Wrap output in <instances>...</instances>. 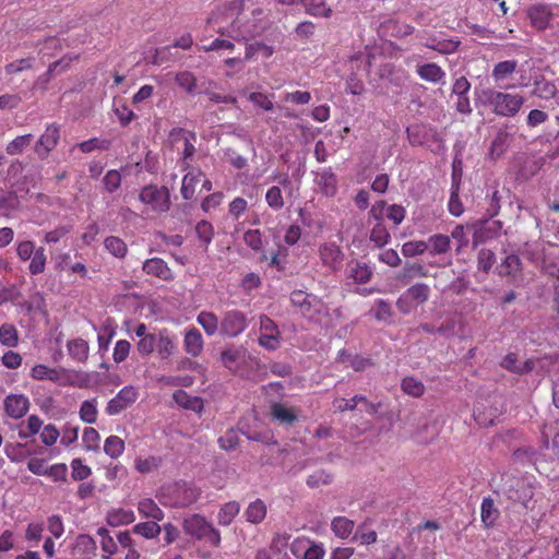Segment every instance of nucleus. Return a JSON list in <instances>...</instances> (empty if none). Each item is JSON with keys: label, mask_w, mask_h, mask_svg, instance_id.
Returning <instances> with one entry per match:
<instances>
[{"label": "nucleus", "mask_w": 559, "mask_h": 559, "mask_svg": "<svg viewBox=\"0 0 559 559\" xmlns=\"http://www.w3.org/2000/svg\"><path fill=\"white\" fill-rule=\"evenodd\" d=\"M177 85L190 95L195 94L197 78L190 71H180L175 75Z\"/></svg>", "instance_id": "3c124183"}, {"label": "nucleus", "mask_w": 559, "mask_h": 559, "mask_svg": "<svg viewBox=\"0 0 559 559\" xmlns=\"http://www.w3.org/2000/svg\"><path fill=\"white\" fill-rule=\"evenodd\" d=\"M510 140V134L506 130H500L490 145V154L500 156L506 151Z\"/></svg>", "instance_id": "0e129e2a"}, {"label": "nucleus", "mask_w": 559, "mask_h": 559, "mask_svg": "<svg viewBox=\"0 0 559 559\" xmlns=\"http://www.w3.org/2000/svg\"><path fill=\"white\" fill-rule=\"evenodd\" d=\"M248 0H229L215 5L206 23L221 36L237 41L261 37L273 23L262 8L250 7Z\"/></svg>", "instance_id": "f257e3e1"}, {"label": "nucleus", "mask_w": 559, "mask_h": 559, "mask_svg": "<svg viewBox=\"0 0 559 559\" xmlns=\"http://www.w3.org/2000/svg\"><path fill=\"white\" fill-rule=\"evenodd\" d=\"M248 328L247 314L240 310H228L224 313L219 332L227 337H237Z\"/></svg>", "instance_id": "1a4fd4ad"}, {"label": "nucleus", "mask_w": 559, "mask_h": 559, "mask_svg": "<svg viewBox=\"0 0 559 559\" xmlns=\"http://www.w3.org/2000/svg\"><path fill=\"white\" fill-rule=\"evenodd\" d=\"M104 451L111 459H118L124 451V442L118 436H109L105 440Z\"/></svg>", "instance_id": "864d4df0"}, {"label": "nucleus", "mask_w": 559, "mask_h": 559, "mask_svg": "<svg viewBox=\"0 0 559 559\" xmlns=\"http://www.w3.org/2000/svg\"><path fill=\"white\" fill-rule=\"evenodd\" d=\"M481 102L485 106L489 107L496 116L511 118L520 112L524 104V97L520 94L487 88L483 91Z\"/></svg>", "instance_id": "7ed1b4c3"}, {"label": "nucleus", "mask_w": 559, "mask_h": 559, "mask_svg": "<svg viewBox=\"0 0 559 559\" xmlns=\"http://www.w3.org/2000/svg\"><path fill=\"white\" fill-rule=\"evenodd\" d=\"M306 12L321 17H330L332 15V9L326 5L324 0H310L306 5Z\"/></svg>", "instance_id": "680f3d73"}, {"label": "nucleus", "mask_w": 559, "mask_h": 559, "mask_svg": "<svg viewBox=\"0 0 559 559\" xmlns=\"http://www.w3.org/2000/svg\"><path fill=\"white\" fill-rule=\"evenodd\" d=\"M174 401L182 408L201 413L203 411V401L199 396H191L183 390H177L173 394Z\"/></svg>", "instance_id": "c756f323"}, {"label": "nucleus", "mask_w": 559, "mask_h": 559, "mask_svg": "<svg viewBox=\"0 0 559 559\" xmlns=\"http://www.w3.org/2000/svg\"><path fill=\"white\" fill-rule=\"evenodd\" d=\"M71 478L74 481H84L92 475V468L83 460L75 457L70 463Z\"/></svg>", "instance_id": "09e8293b"}, {"label": "nucleus", "mask_w": 559, "mask_h": 559, "mask_svg": "<svg viewBox=\"0 0 559 559\" xmlns=\"http://www.w3.org/2000/svg\"><path fill=\"white\" fill-rule=\"evenodd\" d=\"M4 412L12 419L23 418L29 411L31 402L23 393H11L3 401Z\"/></svg>", "instance_id": "4468645a"}, {"label": "nucleus", "mask_w": 559, "mask_h": 559, "mask_svg": "<svg viewBox=\"0 0 559 559\" xmlns=\"http://www.w3.org/2000/svg\"><path fill=\"white\" fill-rule=\"evenodd\" d=\"M183 348L191 357H199L204 348V341L197 328H189L185 332Z\"/></svg>", "instance_id": "412c9836"}, {"label": "nucleus", "mask_w": 559, "mask_h": 559, "mask_svg": "<svg viewBox=\"0 0 559 559\" xmlns=\"http://www.w3.org/2000/svg\"><path fill=\"white\" fill-rule=\"evenodd\" d=\"M59 140L60 127L57 123H50L46 127L44 133L37 140L34 146V151L40 159H45L58 145Z\"/></svg>", "instance_id": "ddd939ff"}, {"label": "nucleus", "mask_w": 559, "mask_h": 559, "mask_svg": "<svg viewBox=\"0 0 559 559\" xmlns=\"http://www.w3.org/2000/svg\"><path fill=\"white\" fill-rule=\"evenodd\" d=\"M239 511H240V506L238 502L229 501V502L225 503L221 508L218 515H217L218 524L223 525V526L229 525L233 522V520L235 519V516L239 513Z\"/></svg>", "instance_id": "de8ad7c7"}, {"label": "nucleus", "mask_w": 559, "mask_h": 559, "mask_svg": "<svg viewBox=\"0 0 559 559\" xmlns=\"http://www.w3.org/2000/svg\"><path fill=\"white\" fill-rule=\"evenodd\" d=\"M200 495V489L193 484L178 481L162 486L156 497L165 507L186 508L194 503Z\"/></svg>", "instance_id": "f03ea898"}, {"label": "nucleus", "mask_w": 559, "mask_h": 559, "mask_svg": "<svg viewBox=\"0 0 559 559\" xmlns=\"http://www.w3.org/2000/svg\"><path fill=\"white\" fill-rule=\"evenodd\" d=\"M355 527L354 521L345 516H336L331 523L333 533L340 538H347Z\"/></svg>", "instance_id": "a18cd8bd"}, {"label": "nucleus", "mask_w": 559, "mask_h": 559, "mask_svg": "<svg viewBox=\"0 0 559 559\" xmlns=\"http://www.w3.org/2000/svg\"><path fill=\"white\" fill-rule=\"evenodd\" d=\"M402 391L412 397H421L425 394V384L415 377H405L401 382Z\"/></svg>", "instance_id": "37998d69"}, {"label": "nucleus", "mask_w": 559, "mask_h": 559, "mask_svg": "<svg viewBox=\"0 0 559 559\" xmlns=\"http://www.w3.org/2000/svg\"><path fill=\"white\" fill-rule=\"evenodd\" d=\"M347 277L352 278L355 283L365 284L370 281L372 270L364 262L352 261L347 265Z\"/></svg>", "instance_id": "bb28decb"}, {"label": "nucleus", "mask_w": 559, "mask_h": 559, "mask_svg": "<svg viewBox=\"0 0 559 559\" xmlns=\"http://www.w3.org/2000/svg\"><path fill=\"white\" fill-rule=\"evenodd\" d=\"M108 525L118 527L131 524L135 521V514L131 509L111 508L106 515Z\"/></svg>", "instance_id": "a878e982"}, {"label": "nucleus", "mask_w": 559, "mask_h": 559, "mask_svg": "<svg viewBox=\"0 0 559 559\" xmlns=\"http://www.w3.org/2000/svg\"><path fill=\"white\" fill-rule=\"evenodd\" d=\"M97 535L100 537V547L104 554L116 555L118 552V543L112 538L107 528L99 527Z\"/></svg>", "instance_id": "4d7b16f0"}, {"label": "nucleus", "mask_w": 559, "mask_h": 559, "mask_svg": "<svg viewBox=\"0 0 559 559\" xmlns=\"http://www.w3.org/2000/svg\"><path fill=\"white\" fill-rule=\"evenodd\" d=\"M416 73L421 80L433 84L443 83L445 79L444 70L435 62L417 66Z\"/></svg>", "instance_id": "393cba45"}, {"label": "nucleus", "mask_w": 559, "mask_h": 559, "mask_svg": "<svg viewBox=\"0 0 559 559\" xmlns=\"http://www.w3.org/2000/svg\"><path fill=\"white\" fill-rule=\"evenodd\" d=\"M471 83L465 76L456 79L453 83L452 93L456 96L455 109L461 114H471L472 107L468 97Z\"/></svg>", "instance_id": "f3484780"}, {"label": "nucleus", "mask_w": 559, "mask_h": 559, "mask_svg": "<svg viewBox=\"0 0 559 559\" xmlns=\"http://www.w3.org/2000/svg\"><path fill=\"white\" fill-rule=\"evenodd\" d=\"M138 511L142 518L153 519L154 521H163L164 511L152 498H144L138 503Z\"/></svg>", "instance_id": "2f4dec72"}, {"label": "nucleus", "mask_w": 559, "mask_h": 559, "mask_svg": "<svg viewBox=\"0 0 559 559\" xmlns=\"http://www.w3.org/2000/svg\"><path fill=\"white\" fill-rule=\"evenodd\" d=\"M532 94L540 99L548 100L557 95V87L555 83L542 78L535 80Z\"/></svg>", "instance_id": "58836bf2"}, {"label": "nucleus", "mask_w": 559, "mask_h": 559, "mask_svg": "<svg viewBox=\"0 0 559 559\" xmlns=\"http://www.w3.org/2000/svg\"><path fill=\"white\" fill-rule=\"evenodd\" d=\"M247 521L258 524L262 522L266 515V506L261 499L251 502L246 512Z\"/></svg>", "instance_id": "49530a36"}, {"label": "nucleus", "mask_w": 559, "mask_h": 559, "mask_svg": "<svg viewBox=\"0 0 559 559\" xmlns=\"http://www.w3.org/2000/svg\"><path fill=\"white\" fill-rule=\"evenodd\" d=\"M29 376L34 380L38 381L49 380L52 382H59L61 379V371L50 368L44 364H37L31 369Z\"/></svg>", "instance_id": "f704fd0d"}, {"label": "nucleus", "mask_w": 559, "mask_h": 559, "mask_svg": "<svg viewBox=\"0 0 559 559\" xmlns=\"http://www.w3.org/2000/svg\"><path fill=\"white\" fill-rule=\"evenodd\" d=\"M33 140V135L31 133L19 135L15 139H13L11 142L8 143L5 147V152L9 155H19L22 154L26 147L29 146L31 142Z\"/></svg>", "instance_id": "5fc2aeb1"}, {"label": "nucleus", "mask_w": 559, "mask_h": 559, "mask_svg": "<svg viewBox=\"0 0 559 559\" xmlns=\"http://www.w3.org/2000/svg\"><path fill=\"white\" fill-rule=\"evenodd\" d=\"M203 175L201 170L197 174L188 173L183 176L181 181L180 193L185 200H191L195 194V189L200 182V177Z\"/></svg>", "instance_id": "4c0bfd02"}, {"label": "nucleus", "mask_w": 559, "mask_h": 559, "mask_svg": "<svg viewBox=\"0 0 559 559\" xmlns=\"http://www.w3.org/2000/svg\"><path fill=\"white\" fill-rule=\"evenodd\" d=\"M259 344L270 350L277 349L281 344V332L277 324L267 316L261 314Z\"/></svg>", "instance_id": "9d476101"}, {"label": "nucleus", "mask_w": 559, "mask_h": 559, "mask_svg": "<svg viewBox=\"0 0 559 559\" xmlns=\"http://www.w3.org/2000/svg\"><path fill=\"white\" fill-rule=\"evenodd\" d=\"M33 64H34V58L27 57V58L17 59V60H14V61L8 63L4 67V70L8 75H13V74H17L25 70H31L33 68Z\"/></svg>", "instance_id": "69168bd1"}, {"label": "nucleus", "mask_w": 559, "mask_h": 559, "mask_svg": "<svg viewBox=\"0 0 559 559\" xmlns=\"http://www.w3.org/2000/svg\"><path fill=\"white\" fill-rule=\"evenodd\" d=\"M271 416L272 419L284 425H293L297 420L295 412L282 403H273L271 405Z\"/></svg>", "instance_id": "c9c22d12"}, {"label": "nucleus", "mask_w": 559, "mask_h": 559, "mask_svg": "<svg viewBox=\"0 0 559 559\" xmlns=\"http://www.w3.org/2000/svg\"><path fill=\"white\" fill-rule=\"evenodd\" d=\"M163 463L162 456L150 455L146 457L138 456L134 460V468L140 474H148L160 467Z\"/></svg>", "instance_id": "a19ab883"}, {"label": "nucleus", "mask_w": 559, "mask_h": 559, "mask_svg": "<svg viewBox=\"0 0 559 559\" xmlns=\"http://www.w3.org/2000/svg\"><path fill=\"white\" fill-rule=\"evenodd\" d=\"M430 296V288L427 284L417 283L407 288L397 299L396 307L403 314H409L418 306L424 305Z\"/></svg>", "instance_id": "39448f33"}, {"label": "nucleus", "mask_w": 559, "mask_h": 559, "mask_svg": "<svg viewBox=\"0 0 559 559\" xmlns=\"http://www.w3.org/2000/svg\"><path fill=\"white\" fill-rule=\"evenodd\" d=\"M427 245L431 255L445 254L451 250V237L443 234H435L428 238Z\"/></svg>", "instance_id": "473e14b6"}, {"label": "nucleus", "mask_w": 559, "mask_h": 559, "mask_svg": "<svg viewBox=\"0 0 559 559\" xmlns=\"http://www.w3.org/2000/svg\"><path fill=\"white\" fill-rule=\"evenodd\" d=\"M152 349L148 352V356L156 353L159 360H168L177 352V342L175 335L168 329H159L153 332L152 336Z\"/></svg>", "instance_id": "6e6552de"}, {"label": "nucleus", "mask_w": 559, "mask_h": 559, "mask_svg": "<svg viewBox=\"0 0 559 559\" xmlns=\"http://www.w3.org/2000/svg\"><path fill=\"white\" fill-rule=\"evenodd\" d=\"M135 335L140 338L136 343V350L142 357L148 356V352L152 349V336L153 332L147 331L145 323H139L134 329Z\"/></svg>", "instance_id": "72a5a7b5"}, {"label": "nucleus", "mask_w": 559, "mask_h": 559, "mask_svg": "<svg viewBox=\"0 0 559 559\" xmlns=\"http://www.w3.org/2000/svg\"><path fill=\"white\" fill-rule=\"evenodd\" d=\"M79 414H80L81 420H83L84 423H87V424L96 423L97 415H98L96 400L94 399V400L84 401L81 404Z\"/></svg>", "instance_id": "6e6d98bb"}, {"label": "nucleus", "mask_w": 559, "mask_h": 559, "mask_svg": "<svg viewBox=\"0 0 559 559\" xmlns=\"http://www.w3.org/2000/svg\"><path fill=\"white\" fill-rule=\"evenodd\" d=\"M138 397V388L134 385H126L107 403L105 411L109 416L118 415L134 404Z\"/></svg>", "instance_id": "f8f14e48"}, {"label": "nucleus", "mask_w": 559, "mask_h": 559, "mask_svg": "<svg viewBox=\"0 0 559 559\" xmlns=\"http://www.w3.org/2000/svg\"><path fill=\"white\" fill-rule=\"evenodd\" d=\"M314 182L320 192L325 197L332 198L337 193V176L330 167L318 171L314 177Z\"/></svg>", "instance_id": "a211bd4d"}, {"label": "nucleus", "mask_w": 559, "mask_h": 559, "mask_svg": "<svg viewBox=\"0 0 559 559\" xmlns=\"http://www.w3.org/2000/svg\"><path fill=\"white\" fill-rule=\"evenodd\" d=\"M391 236L383 223H377L370 233V240L378 247H383L390 240Z\"/></svg>", "instance_id": "338daca9"}, {"label": "nucleus", "mask_w": 559, "mask_h": 559, "mask_svg": "<svg viewBox=\"0 0 559 559\" xmlns=\"http://www.w3.org/2000/svg\"><path fill=\"white\" fill-rule=\"evenodd\" d=\"M197 322L203 328L209 336L217 333L221 322L215 313L210 311H201L197 317Z\"/></svg>", "instance_id": "ea45409f"}, {"label": "nucleus", "mask_w": 559, "mask_h": 559, "mask_svg": "<svg viewBox=\"0 0 559 559\" xmlns=\"http://www.w3.org/2000/svg\"><path fill=\"white\" fill-rule=\"evenodd\" d=\"M139 199L142 203L148 205L152 211L156 213H165L170 210V193L168 188L155 185L145 186L140 194Z\"/></svg>", "instance_id": "423d86ee"}, {"label": "nucleus", "mask_w": 559, "mask_h": 559, "mask_svg": "<svg viewBox=\"0 0 559 559\" xmlns=\"http://www.w3.org/2000/svg\"><path fill=\"white\" fill-rule=\"evenodd\" d=\"M105 249L118 259H123L128 253L127 243L119 237L109 236L104 240Z\"/></svg>", "instance_id": "c03bdc74"}, {"label": "nucleus", "mask_w": 559, "mask_h": 559, "mask_svg": "<svg viewBox=\"0 0 559 559\" xmlns=\"http://www.w3.org/2000/svg\"><path fill=\"white\" fill-rule=\"evenodd\" d=\"M245 358V350L235 347L226 348L221 354L223 365L234 373L238 372L239 364L243 362Z\"/></svg>", "instance_id": "cd10ccee"}, {"label": "nucleus", "mask_w": 559, "mask_h": 559, "mask_svg": "<svg viewBox=\"0 0 559 559\" xmlns=\"http://www.w3.org/2000/svg\"><path fill=\"white\" fill-rule=\"evenodd\" d=\"M500 512L498 508L495 506V501L490 497H485L480 504V520L485 527H492Z\"/></svg>", "instance_id": "c85d7f7f"}, {"label": "nucleus", "mask_w": 559, "mask_h": 559, "mask_svg": "<svg viewBox=\"0 0 559 559\" xmlns=\"http://www.w3.org/2000/svg\"><path fill=\"white\" fill-rule=\"evenodd\" d=\"M97 552L95 539L87 534H80L70 551V559H93Z\"/></svg>", "instance_id": "2eb2a0df"}, {"label": "nucleus", "mask_w": 559, "mask_h": 559, "mask_svg": "<svg viewBox=\"0 0 559 559\" xmlns=\"http://www.w3.org/2000/svg\"><path fill=\"white\" fill-rule=\"evenodd\" d=\"M20 333L12 323H3L0 325V344L8 348H14L19 345Z\"/></svg>", "instance_id": "e433bc0d"}, {"label": "nucleus", "mask_w": 559, "mask_h": 559, "mask_svg": "<svg viewBox=\"0 0 559 559\" xmlns=\"http://www.w3.org/2000/svg\"><path fill=\"white\" fill-rule=\"evenodd\" d=\"M500 366L513 373L525 374L531 372L535 368L534 359H526L524 362L519 360V356L515 353L507 354L500 362Z\"/></svg>", "instance_id": "aec40b11"}, {"label": "nucleus", "mask_w": 559, "mask_h": 559, "mask_svg": "<svg viewBox=\"0 0 559 559\" xmlns=\"http://www.w3.org/2000/svg\"><path fill=\"white\" fill-rule=\"evenodd\" d=\"M552 15V8L547 3H535L527 9L531 25L538 31H545L549 26Z\"/></svg>", "instance_id": "dca6fc26"}, {"label": "nucleus", "mask_w": 559, "mask_h": 559, "mask_svg": "<svg viewBox=\"0 0 559 559\" xmlns=\"http://www.w3.org/2000/svg\"><path fill=\"white\" fill-rule=\"evenodd\" d=\"M290 301L309 320H318L324 309V304L321 299L304 290H294L290 295Z\"/></svg>", "instance_id": "0eeeda50"}, {"label": "nucleus", "mask_w": 559, "mask_h": 559, "mask_svg": "<svg viewBox=\"0 0 559 559\" xmlns=\"http://www.w3.org/2000/svg\"><path fill=\"white\" fill-rule=\"evenodd\" d=\"M157 522L158 521L154 520L140 522L132 527V532L136 535L143 536L146 539L156 538L162 532V526Z\"/></svg>", "instance_id": "79ce46f5"}, {"label": "nucleus", "mask_w": 559, "mask_h": 559, "mask_svg": "<svg viewBox=\"0 0 559 559\" xmlns=\"http://www.w3.org/2000/svg\"><path fill=\"white\" fill-rule=\"evenodd\" d=\"M265 201L273 211H280L285 205L282 190L277 186H273L266 191Z\"/></svg>", "instance_id": "052dcab7"}, {"label": "nucleus", "mask_w": 559, "mask_h": 559, "mask_svg": "<svg viewBox=\"0 0 559 559\" xmlns=\"http://www.w3.org/2000/svg\"><path fill=\"white\" fill-rule=\"evenodd\" d=\"M383 27L390 32V34L392 36H395V37H406L411 34H413L414 32V26H412L411 24H407V23H404V22H400L397 20H389L384 23Z\"/></svg>", "instance_id": "8fccbe9b"}, {"label": "nucleus", "mask_w": 559, "mask_h": 559, "mask_svg": "<svg viewBox=\"0 0 559 559\" xmlns=\"http://www.w3.org/2000/svg\"><path fill=\"white\" fill-rule=\"evenodd\" d=\"M521 269V260L515 254H509L499 265V274L502 276L515 275Z\"/></svg>", "instance_id": "13d9d810"}, {"label": "nucleus", "mask_w": 559, "mask_h": 559, "mask_svg": "<svg viewBox=\"0 0 559 559\" xmlns=\"http://www.w3.org/2000/svg\"><path fill=\"white\" fill-rule=\"evenodd\" d=\"M28 270L32 275L41 274L46 269L47 255L44 247L36 249L33 257L29 259Z\"/></svg>", "instance_id": "603ef678"}, {"label": "nucleus", "mask_w": 559, "mask_h": 559, "mask_svg": "<svg viewBox=\"0 0 559 559\" xmlns=\"http://www.w3.org/2000/svg\"><path fill=\"white\" fill-rule=\"evenodd\" d=\"M245 60L251 61L254 59H258L259 57H262L264 59H269L273 56L275 49L272 45H269L264 41L259 40H250L245 41Z\"/></svg>", "instance_id": "b1692460"}, {"label": "nucleus", "mask_w": 559, "mask_h": 559, "mask_svg": "<svg viewBox=\"0 0 559 559\" xmlns=\"http://www.w3.org/2000/svg\"><path fill=\"white\" fill-rule=\"evenodd\" d=\"M461 41L457 38H441L438 36H430L424 43V46L438 51L441 55L454 53L460 47Z\"/></svg>", "instance_id": "4be33fe9"}, {"label": "nucleus", "mask_w": 559, "mask_h": 559, "mask_svg": "<svg viewBox=\"0 0 559 559\" xmlns=\"http://www.w3.org/2000/svg\"><path fill=\"white\" fill-rule=\"evenodd\" d=\"M518 66L519 63L514 59L496 63L491 71L493 82L501 87H509L508 85H503V82L515 73Z\"/></svg>", "instance_id": "5701e85b"}, {"label": "nucleus", "mask_w": 559, "mask_h": 559, "mask_svg": "<svg viewBox=\"0 0 559 559\" xmlns=\"http://www.w3.org/2000/svg\"><path fill=\"white\" fill-rule=\"evenodd\" d=\"M183 531L186 534L198 539H204L214 547L221 544V534L209 523L205 518L193 514L183 521Z\"/></svg>", "instance_id": "20e7f679"}, {"label": "nucleus", "mask_w": 559, "mask_h": 559, "mask_svg": "<svg viewBox=\"0 0 559 559\" xmlns=\"http://www.w3.org/2000/svg\"><path fill=\"white\" fill-rule=\"evenodd\" d=\"M143 271L147 275L158 277L162 281H173L174 273L168 264L160 258L147 259L143 264Z\"/></svg>", "instance_id": "6ab92c4d"}, {"label": "nucleus", "mask_w": 559, "mask_h": 559, "mask_svg": "<svg viewBox=\"0 0 559 559\" xmlns=\"http://www.w3.org/2000/svg\"><path fill=\"white\" fill-rule=\"evenodd\" d=\"M319 259L322 265L330 272H336L341 269L344 260V253L341 247L334 241H325L318 248Z\"/></svg>", "instance_id": "9b49d317"}, {"label": "nucleus", "mask_w": 559, "mask_h": 559, "mask_svg": "<svg viewBox=\"0 0 559 559\" xmlns=\"http://www.w3.org/2000/svg\"><path fill=\"white\" fill-rule=\"evenodd\" d=\"M428 250L427 241L424 240H412L407 241L402 246V253L406 258H413L421 255Z\"/></svg>", "instance_id": "bf43d9fd"}, {"label": "nucleus", "mask_w": 559, "mask_h": 559, "mask_svg": "<svg viewBox=\"0 0 559 559\" xmlns=\"http://www.w3.org/2000/svg\"><path fill=\"white\" fill-rule=\"evenodd\" d=\"M495 262L496 255L491 250L486 248L479 250L477 255V269L479 271L488 273V271L492 267Z\"/></svg>", "instance_id": "774afa93"}, {"label": "nucleus", "mask_w": 559, "mask_h": 559, "mask_svg": "<svg viewBox=\"0 0 559 559\" xmlns=\"http://www.w3.org/2000/svg\"><path fill=\"white\" fill-rule=\"evenodd\" d=\"M67 349L72 359L78 362H85L88 359L90 346L88 343L81 338H74L67 343Z\"/></svg>", "instance_id": "7c9ffc66"}, {"label": "nucleus", "mask_w": 559, "mask_h": 559, "mask_svg": "<svg viewBox=\"0 0 559 559\" xmlns=\"http://www.w3.org/2000/svg\"><path fill=\"white\" fill-rule=\"evenodd\" d=\"M82 442L87 451L99 449L100 436L95 428L87 427L83 430Z\"/></svg>", "instance_id": "e2e57ef3"}]
</instances>
